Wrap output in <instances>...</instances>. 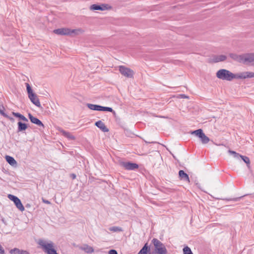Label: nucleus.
Instances as JSON below:
<instances>
[{"label":"nucleus","mask_w":254,"mask_h":254,"mask_svg":"<svg viewBox=\"0 0 254 254\" xmlns=\"http://www.w3.org/2000/svg\"><path fill=\"white\" fill-rule=\"evenodd\" d=\"M38 244L47 254H58L55 249L54 243L52 242L39 240Z\"/></svg>","instance_id":"1"},{"label":"nucleus","mask_w":254,"mask_h":254,"mask_svg":"<svg viewBox=\"0 0 254 254\" xmlns=\"http://www.w3.org/2000/svg\"><path fill=\"white\" fill-rule=\"evenodd\" d=\"M216 75L218 78L221 80L231 81L235 79V74L227 69H221L217 71Z\"/></svg>","instance_id":"2"},{"label":"nucleus","mask_w":254,"mask_h":254,"mask_svg":"<svg viewBox=\"0 0 254 254\" xmlns=\"http://www.w3.org/2000/svg\"><path fill=\"white\" fill-rule=\"evenodd\" d=\"M152 242L154 246V254H168V251L166 247L159 240L154 238Z\"/></svg>","instance_id":"3"},{"label":"nucleus","mask_w":254,"mask_h":254,"mask_svg":"<svg viewBox=\"0 0 254 254\" xmlns=\"http://www.w3.org/2000/svg\"><path fill=\"white\" fill-rule=\"evenodd\" d=\"M191 134L195 135L200 139L202 144H207L210 141V139L203 132L201 129H198L191 132Z\"/></svg>","instance_id":"4"},{"label":"nucleus","mask_w":254,"mask_h":254,"mask_svg":"<svg viewBox=\"0 0 254 254\" xmlns=\"http://www.w3.org/2000/svg\"><path fill=\"white\" fill-rule=\"evenodd\" d=\"M119 69L120 73L123 76L127 78L133 77L134 71L130 68L127 67L124 65H120L119 66Z\"/></svg>","instance_id":"5"},{"label":"nucleus","mask_w":254,"mask_h":254,"mask_svg":"<svg viewBox=\"0 0 254 254\" xmlns=\"http://www.w3.org/2000/svg\"><path fill=\"white\" fill-rule=\"evenodd\" d=\"M253 62H254V53L243 54L242 64H249Z\"/></svg>","instance_id":"6"},{"label":"nucleus","mask_w":254,"mask_h":254,"mask_svg":"<svg viewBox=\"0 0 254 254\" xmlns=\"http://www.w3.org/2000/svg\"><path fill=\"white\" fill-rule=\"evenodd\" d=\"M8 197L11 200L13 201L16 205V207L21 212H23L24 210V207L22 204L20 200L16 196L8 194Z\"/></svg>","instance_id":"7"},{"label":"nucleus","mask_w":254,"mask_h":254,"mask_svg":"<svg viewBox=\"0 0 254 254\" xmlns=\"http://www.w3.org/2000/svg\"><path fill=\"white\" fill-rule=\"evenodd\" d=\"M121 165L126 170H133L138 168L137 164L130 162H122L121 163Z\"/></svg>","instance_id":"8"},{"label":"nucleus","mask_w":254,"mask_h":254,"mask_svg":"<svg viewBox=\"0 0 254 254\" xmlns=\"http://www.w3.org/2000/svg\"><path fill=\"white\" fill-rule=\"evenodd\" d=\"M84 32L82 28H77L75 29H71L69 28V35L70 37H74L77 35H81Z\"/></svg>","instance_id":"9"},{"label":"nucleus","mask_w":254,"mask_h":254,"mask_svg":"<svg viewBox=\"0 0 254 254\" xmlns=\"http://www.w3.org/2000/svg\"><path fill=\"white\" fill-rule=\"evenodd\" d=\"M91 10H105L108 9V5L102 4L101 5L96 4H92L90 6Z\"/></svg>","instance_id":"10"},{"label":"nucleus","mask_w":254,"mask_h":254,"mask_svg":"<svg viewBox=\"0 0 254 254\" xmlns=\"http://www.w3.org/2000/svg\"><path fill=\"white\" fill-rule=\"evenodd\" d=\"M54 33L57 35L68 36L69 28H63L55 29L54 30Z\"/></svg>","instance_id":"11"},{"label":"nucleus","mask_w":254,"mask_h":254,"mask_svg":"<svg viewBox=\"0 0 254 254\" xmlns=\"http://www.w3.org/2000/svg\"><path fill=\"white\" fill-rule=\"evenodd\" d=\"M28 97L35 106L39 108L41 107L39 100L36 94H31L30 96H29Z\"/></svg>","instance_id":"12"},{"label":"nucleus","mask_w":254,"mask_h":254,"mask_svg":"<svg viewBox=\"0 0 254 254\" xmlns=\"http://www.w3.org/2000/svg\"><path fill=\"white\" fill-rule=\"evenodd\" d=\"M28 117L30 121L32 123L35 124L39 126H42L43 127H44L43 124L41 122V121H40L38 119L33 117L31 114H28Z\"/></svg>","instance_id":"13"},{"label":"nucleus","mask_w":254,"mask_h":254,"mask_svg":"<svg viewBox=\"0 0 254 254\" xmlns=\"http://www.w3.org/2000/svg\"><path fill=\"white\" fill-rule=\"evenodd\" d=\"M179 176L180 180L190 183V179L189 176L183 170H180L179 172Z\"/></svg>","instance_id":"14"},{"label":"nucleus","mask_w":254,"mask_h":254,"mask_svg":"<svg viewBox=\"0 0 254 254\" xmlns=\"http://www.w3.org/2000/svg\"><path fill=\"white\" fill-rule=\"evenodd\" d=\"M229 56L234 61L239 63H242L243 54L237 55L236 54L231 53L229 54Z\"/></svg>","instance_id":"15"},{"label":"nucleus","mask_w":254,"mask_h":254,"mask_svg":"<svg viewBox=\"0 0 254 254\" xmlns=\"http://www.w3.org/2000/svg\"><path fill=\"white\" fill-rule=\"evenodd\" d=\"M248 78V71H244L235 74V79H245Z\"/></svg>","instance_id":"16"},{"label":"nucleus","mask_w":254,"mask_h":254,"mask_svg":"<svg viewBox=\"0 0 254 254\" xmlns=\"http://www.w3.org/2000/svg\"><path fill=\"white\" fill-rule=\"evenodd\" d=\"M95 125L99 127L101 130H102L103 132H108L109 129L106 127L105 124L101 121H99L95 123Z\"/></svg>","instance_id":"17"},{"label":"nucleus","mask_w":254,"mask_h":254,"mask_svg":"<svg viewBox=\"0 0 254 254\" xmlns=\"http://www.w3.org/2000/svg\"><path fill=\"white\" fill-rule=\"evenodd\" d=\"M226 56L225 55H216L213 57L212 61L215 63L224 61L226 60Z\"/></svg>","instance_id":"18"},{"label":"nucleus","mask_w":254,"mask_h":254,"mask_svg":"<svg viewBox=\"0 0 254 254\" xmlns=\"http://www.w3.org/2000/svg\"><path fill=\"white\" fill-rule=\"evenodd\" d=\"M59 131L64 135L65 137L68 138L69 139L74 140L75 137L70 134L69 132L64 131L62 129H60Z\"/></svg>","instance_id":"19"},{"label":"nucleus","mask_w":254,"mask_h":254,"mask_svg":"<svg viewBox=\"0 0 254 254\" xmlns=\"http://www.w3.org/2000/svg\"><path fill=\"white\" fill-rule=\"evenodd\" d=\"M81 249L83 250L86 253L90 254L94 252V249L92 247L87 245H84L81 247Z\"/></svg>","instance_id":"20"},{"label":"nucleus","mask_w":254,"mask_h":254,"mask_svg":"<svg viewBox=\"0 0 254 254\" xmlns=\"http://www.w3.org/2000/svg\"><path fill=\"white\" fill-rule=\"evenodd\" d=\"M5 159H6V161L11 166L16 165L17 164V162L15 160V159L11 156H9L8 155L6 156Z\"/></svg>","instance_id":"21"},{"label":"nucleus","mask_w":254,"mask_h":254,"mask_svg":"<svg viewBox=\"0 0 254 254\" xmlns=\"http://www.w3.org/2000/svg\"><path fill=\"white\" fill-rule=\"evenodd\" d=\"M18 125V131H22L26 130L27 128V126L26 124L22 123L21 122H19Z\"/></svg>","instance_id":"22"},{"label":"nucleus","mask_w":254,"mask_h":254,"mask_svg":"<svg viewBox=\"0 0 254 254\" xmlns=\"http://www.w3.org/2000/svg\"><path fill=\"white\" fill-rule=\"evenodd\" d=\"M87 106L90 110L100 111V105H94V104H87Z\"/></svg>","instance_id":"23"},{"label":"nucleus","mask_w":254,"mask_h":254,"mask_svg":"<svg viewBox=\"0 0 254 254\" xmlns=\"http://www.w3.org/2000/svg\"><path fill=\"white\" fill-rule=\"evenodd\" d=\"M12 115L14 117L19 118L21 120H22L24 122H28V120L26 117H25L24 116H23L22 115H21L18 113L12 112Z\"/></svg>","instance_id":"24"},{"label":"nucleus","mask_w":254,"mask_h":254,"mask_svg":"<svg viewBox=\"0 0 254 254\" xmlns=\"http://www.w3.org/2000/svg\"><path fill=\"white\" fill-rule=\"evenodd\" d=\"M100 111H108V112H112L114 115L116 114L115 112L114 111H113L112 108H111L110 107H103V106H100Z\"/></svg>","instance_id":"25"},{"label":"nucleus","mask_w":254,"mask_h":254,"mask_svg":"<svg viewBox=\"0 0 254 254\" xmlns=\"http://www.w3.org/2000/svg\"><path fill=\"white\" fill-rule=\"evenodd\" d=\"M109 229L110 231L114 232H121L123 231L122 228L117 226L110 227Z\"/></svg>","instance_id":"26"},{"label":"nucleus","mask_w":254,"mask_h":254,"mask_svg":"<svg viewBox=\"0 0 254 254\" xmlns=\"http://www.w3.org/2000/svg\"><path fill=\"white\" fill-rule=\"evenodd\" d=\"M239 156L247 164V166L248 167H250V160L249 158L248 157H247V156H243V155H239Z\"/></svg>","instance_id":"27"},{"label":"nucleus","mask_w":254,"mask_h":254,"mask_svg":"<svg viewBox=\"0 0 254 254\" xmlns=\"http://www.w3.org/2000/svg\"><path fill=\"white\" fill-rule=\"evenodd\" d=\"M148 250V248L147 246V244H146L142 248V249L139 251L138 254H147Z\"/></svg>","instance_id":"28"},{"label":"nucleus","mask_w":254,"mask_h":254,"mask_svg":"<svg viewBox=\"0 0 254 254\" xmlns=\"http://www.w3.org/2000/svg\"><path fill=\"white\" fill-rule=\"evenodd\" d=\"M21 250L18 248H14L10 250L9 253L10 254H20Z\"/></svg>","instance_id":"29"},{"label":"nucleus","mask_w":254,"mask_h":254,"mask_svg":"<svg viewBox=\"0 0 254 254\" xmlns=\"http://www.w3.org/2000/svg\"><path fill=\"white\" fill-rule=\"evenodd\" d=\"M26 88H27V93L28 94V96H30L31 94H34L32 90L30 85L28 83H26Z\"/></svg>","instance_id":"30"},{"label":"nucleus","mask_w":254,"mask_h":254,"mask_svg":"<svg viewBox=\"0 0 254 254\" xmlns=\"http://www.w3.org/2000/svg\"><path fill=\"white\" fill-rule=\"evenodd\" d=\"M184 254H193L190 249L188 247H185L183 249Z\"/></svg>","instance_id":"31"},{"label":"nucleus","mask_w":254,"mask_h":254,"mask_svg":"<svg viewBox=\"0 0 254 254\" xmlns=\"http://www.w3.org/2000/svg\"><path fill=\"white\" fill-rule=\"evenodd\" d=\"M248 78H254V72L252 71H248Z\"/></svg>","instance_id":"32"},{"label":"nucleus","mask_w":254,"mask_h":254,"mask_svg":"<svg viewBox=\"0 0 254 254\" xmlns=\"http://www.w3.org/2000/svg\"><path fill=\"white\" fill-rule=\"evenodd\" d=\"M229 153L231 154L234 155V157H237L239 156V155H240L238 153H236L235 151H232V150H229Z\"/></svg>","instance_id":"33"},{"label":"nucleus","mask_w":254,"mask_h":254,"mask_svg":"<svg viewBox=\"0 0 254 254\" xmlns=\"http://www.w3.org/2000/svg\"><path fill=\"white\" fill-rule=\"evenodd\" d=\"M216 199H219V198H216ZM220 199H222V200H226L237 201L239 199V198H234V199H231V198H220Z\"/></svg>","instance_id":"34"},{"label":"nucleus","mask_w":254,"mask_h":254,"mask_svg":"<svg viewBox=\"0 0 254 254\" xmlns=\"http://www.w3.org/2000/svg\"><path fill=\"white\" fill-rule=\"evenodd\" d=\"M0 254H5L3 248L0 245Z\"/></svg>","instance_id":"35"},{"label":"nucleus","mask_w":254,"mask_h":254,"mask_svg":"<svg viewBox=\"0 0 254 254\" xmlns=\"http://www.w3.org/2000/svg\"><path fill=\"white\" fill-rule=\"evenodd\" d=\"M4 109L3 107L1 108H0V114L2 115L3 116L6 117V115H5V114L4 113Z\"/></svg>","instance_id":"36"},{"label":"nucleus","mask_w":254,"mask_h":254,"mask_svg":"<svg viewBox=\"0 0 254 254\" xmlns=\"http://www.w3.org/2000/svg\"><path fill=\"white\" fill-rule=\"evenodd\" d=\"M109 254H118V253L116 250H111L109 252Z\"/></svg>","instance_id":"37"},{"label":"nucleus","mask_w":254,"mask_h":254,"mask_svg":"<svg viewBox=\"0 0 254 254\" xmlns=\"http://www.w3.org/2000/svg\"><path fill=\"white\" fill-rule=\"evenodd\" d=\"M20 254H30L27 251L21 250Z\"/></svg>","instance_id":"38"},{"label":"nucleus","mask_w":254,"mask_h":254,"mask_svg":"<svg viewBox=\"0 0 254 254\" xmlns=\"http://www.w3.org/2000/svg\"><path fill=\"white\" fill-rule=\"evenodd\" d=\"M42 201L44 203H46V204H51V202L49 200H46V199H44L43 198H42Z\"/></svg>","instance_id":"39"},{"label":"nucleus","mask_w":254,"mask_h":254,"mask_svg":"<svg viewBox=\"0 0 254 254\" xmlns=\"http://www.w3.org/2000/svg\"><path fill=\"white\" fill-rule=\"evenodd\" d=\"M181 96L182 97V98H188V96H186V95L185 94H182L181 95Z\"/></svg>","instance_id":"40"},{"label":"nucleus","mask_w":254,"mask_h":254,"mask_svg":"<svg viewBox=\"0 0 254 254\" xmlns=\"http://www.w3.org/2000/svg\"><path fill=\"white\" fill-rule=\"evenodd\" d=\"M72 178H73V179H75V177H76V176H75V175H74V174H72Z\"/></svg>","instance_id":"41"},{"label":"nucleus","mask_w":254,"mask_h":254,"mask_svg":"<svg viewBox=\"0 0 254 254\" xmlns=\"http://www.w3.org/2000/svg\"><path fill=\"white\" fill-rule=\"evenodd\" d=\"M26 206L29 207L28 204H27V205H26Z\"/></svg>","instance_id":"42"},{"label":"nucleus","mask_w":254,"mask_h":254,"mask_svg":"<svg viewBox=\"0 0 254 254\" xmlns=\"http://www.w3.org/2000/svg\"><path fill=\"white\" fill-rule=\"evenodd\" d=\"M26 206L29 207L28 204H27V205H26Z\"/></svg>","instance_id":"43"},{"label":"nucleus","mask_w":254,"mask_h":254,"mask_svg":"<svg viewBox=\"0 0 254 254\" xmlns=\"http://www.w3.org/2000/svg\"><path fill=\"white\" fill-rule=\"evenodd\" d=\"M26 206L29 207L28 204H27V205H26Z\"/></svg>","instance_id":"44"}]
</instances>
